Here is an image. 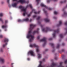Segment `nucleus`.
<instances>
[{"instance_id": "1", "label": "nucleus", "mask_w": 67, "mask_h": 67, "mask_svg": "<svg viewBox=\"0 0 67 67\" xmlns=\"http://www.w3.org/2000/svg\"><path fill=\"white\" fill-rule=\"evenodd\" d=\"M31 31H29L28 32V34L27 36V38H30V37H31V39L29 40L30 42H33L34 40V36L31 35Z\"/></svg>"}, {"instance_id": "2", "label": "nucleus", "mask_w": 67, "mask_h": 67, "mask_svg": "<svg viewBox=\"0 0 67 67\" xmlns=\"http://www.w3.org/2000/svg\"><path fill=\"white\" fill-rule=\"evenodd\" d=\"M19 8L20 9H21V10L23 11H24V13H23V16H25V15H26V14H27V13L26 12V9H24V7H23V6H20L19 7Z\"/></svg>"}, {"instance_id": "3", "label": "nucleus", "mask_w": 67, "mask_h": 67, "mask_svg": "<svg viewBox=\"0 0 67 67\" xmlns=\"http://www.w3.org/2000/svg\"><path fill=\"white\" fill-rule=\"evenodd\" d=\"M30 47H35L36 48V51L37 52H39V51H40V49H39V46H38L37 45L35 44H34L33 45L30 44Z\"/></svg>"}, {"instance_id": "4", "label": "nucleus", "mask_w": 67, "mask_h": 67, "mask_svg": "<svg viewBox=\"0 0 67 67\" xmlns=\"http://www.w3.org/2000/svg\"><path fill=\"white\" fill-rule=\"evenodd\" d=\"M28 55H31V56H35L34 53L32 51H31L29 52L28 53Z\"/></svg>"}, {"instance_id": "5", "label": "nucleus", "mask_w": 67, "mask_h": 67, "mask_svg": "<svg viewBox=\"0 0 67 67\" xmlns=\"http://www.w3.org/2000/svg\"><path fill=\"white\" fill-rule=\"evenodd\" d=\"M0 61L1 62V64H4V62H5V61H4V60L3 58H2L0 57Z\"/></svg>"}, {"instance_id": "6", "label": "nucleus", "mask_w": 67, "mask_h": 67, "mask_svg": "<svg viewBox=\"0 0 67 67\" xmlns=\"http://www.w3.org/2000/svg\"><path fill=\"white\" fill-rule=\"evenodd\" d=\"M12 6L14 8H16L17 7V3H14L12 4Z\"/></svg>"}, {"instance_id": "7", "label": "nucleus", "mask_w": 67, "mask_h": 67, "mask_svg": "<svg viewBox=\"0 0 67 67\" xmlns=\"http://www.w3.org/2000/svg\"><path fill=\"white\" fill-rule=\"evenodd\" d=\"M18 2H20V3H26V2H25L24 0H19Z\"/></svg>"}, {"instance_id": "8", "label": "nucleus", "mask_w": 67, "mask_h": 67, "mask_svg": "<svg viewBox=\"0 0 67 67\" xmlns=\"http://www.w3.org/2000/svg\"><path fill=\"white\" fill-rule=\"evenodd\" d=\"M30 30H32V28L33 27H34L35 26V25L33 24H31L30 25Z\"/></svg>"}, {"instance_id": "9", "label": "nucleus", "mask_w": 67, "mask_h": 67, "mask_svg": "<svg viewBox=\"0 0 67 67\" xmlns=\"http://www.w3.org/2000/svg\"><path fill=\"white\" fill-rule=\"evenodd\" d=\"M48 29L45 28V29H42V31L43 32H47V31H48Z\"/></svg>"}, {"instance_id": "10", "label": "nucleus", "mask_w": 67, "mask_h": 67, "mask_svg": "<svg viewBox=\"0 0 67 67\" xmlns=\"http://www.w3.org/2000/svg\"><path fill=\"white\" fill-rule=\"evenodd\" d=\"M41 5L42 7H45V8H48L47 7H46V5H44V4L43 3L41 4Z\"/></svg>"}, {"instance_id": "11", "label": "nucleus", "mask_w": 67, "mask_h": 67, "mask_svg": "<svg viewBox=\"0 0 67 67\" xmlns=\"http://www.w3.org/2000/svg\"><path fill=\"white\" fill-rule=\"evenodd\" d=\"M40 42H46V39L44 38L43 39H41L40 40Z\"/></svg>"}, {"instance_id": "12", "label": "nucleus", "mask_w": 67, "mask_h": 67, "mask_svg": "<svg viewBox=\"0 0 67 67\" xmlns=\"http://www.w3.org/2000/svg\"><path fill=\"white\" fill-rule=\"evenodd\" d=\"M55 65H56V64L54 63L53 62L52 63V64L51 65V67H54V66H55Z\"/></svg>"}, {"instance_id": "13", "label": "nucleus", "mask_w": 67, "mask_h": 67, "mask_svg": "<svg viewBox=\"0 0 67 67\" xmlns=\"http://www.w3.org/2000/svg\"><path fill=\"white\" fill-rule=\"evenodd\" d=\"M42 63V61H40V64L39 65L38 67H44V66H42L41 65V63Z\"/></svg>"}, {"instance_id": "14", "label": "nucleus", "mask_w": 67, "mask_h": 67, "mask_svg": "<svg viewBox=\"0 0 67 67\" xmlns=\"http://www.w3.org/2000/svg\"><path fill=\"white\" fill-rule=\"evenodd\" d=\"M41 54L40 53H38V57L39 58H40L41 57Z\"/></svg>"}, {"instance_id": "15", "label": "nucleus", "mask_w": 67, "mask_h": 67, "mask_svg": "<svg viewBox=\"0 0 67 67\" xmlns=\"http://www.w3.org/2000/svg\"><path fill=\"white\" fill-rule=\"evenodd\" d=\"M29 19L28 18H26V19H23V20L24 21H28Z\"/></svg>"}, {"instance_id": "16", "label": "nucleus", "mask_w": 67, "mask_h": 67, "mask_svg": "<svg viewBox=\"0 0 67 67\" xmlns=\"http://www.w3.org/2000/svg\"><path fill=\"white\" fill-rule=\"evenodd\" d=\"M40 30V29H37V31H35L34 32V33H37L38 32V31Z\"/></svg>"}, {"instance_id": "17", "label": "nucleus", "mask_w": 67, "mask_h": 67, "mask_svg": "<svg viewBox=\"0 0 67 67\" xmlns=\"http://www.w3.org/2000/svg\"><path fill=\"white\" fill-rule=\"evenodd\" d=\"M44 20L45 21H46V22H49V20L47 19H44Z\"/></svg>"}, {"instance_id": "18", "label": "nucleus", "mask_w": 67, "mask_h": 67, "mask_svg": "<svg viewBox=\"0 0 67 67\" xmlns=\"http://www.w3.org/2000/svg\"><path fill=\"white\" fill-rule=\"evenodd\" d=\"M8 41H9V40L8 39H5L4 40V42H8Z\"/></svg>"}, {"instance_id": "19", "label": "nucleus", "mask_w": 67, "mask_h": 67, "mask_svg": "<svg viewBox=\"0 0 67 67\" xmlns=\"http://www.w3.org/2000/svg\"><path fill=\"white\" fill-rule=\"evenodd\" d=\"M29 7H30V8H31L32 7V5L30 4L29 5H27L26 6V8H27L28 7H29Z\"/></svg>"}, {"instance_id": "20", "label": "nucleus", "mask_w": 67, "mask_h": 67, "mask_svg": "<svg viewBox=\"0 0 67 67\" xmlns=\"http://www.w3.org/2000/svg\"><path fill=\"white\" fill-rule=\"evenodd\" d=\"M13 1H16L17 0H13ZM7 2L8 3H9V2H10V0H7Z\"/></svg>"}, {"instance_id": "21", "label": "nucleus", "mask_w": 67, "mask_h": 67, "mask_svg": "<svg viewBox=\"0 0 67 67\" xmlns=\"http://www.w3.org/2000/svg\"><path fill=\"white\" fill-rule=\"evenodd\" d=\"M62 24V21L60 20L59 22V25H61Z\"/></svg>"}, {"instance_id": "22", "label": "nucleus", "mask_w": 67, "mask_h": 67, "mask_svg": "<svg viewBox=\"0 0 67 67\" xmlns=\"http://www.w3.org/2000/svg\"><path fill=\"white\" fill-rule=\"evenodd\" d=\"M54 13L55 14H58V12H57L56 11H54Z\"/></svg>"}, {"instance_id": "23", "label": "nucleus", "mask_w": 67, "mask_h": 67, "mask_svg": "<svg viewBox=\"0 0 67 67\" xmlns=\"http://www.w3.org/2000/svg\"><path fill=\"white\" fill-rule=\"evenodd\" d=\"M3 16V13H1L0 14V16Z\"/></svg>"}, {"instance_id": "24", "label": "nucleus", "mask_w": 67, "mask_h": 67, "mask_svg": "<svg viewBox=\"0 0 67 67\" xmlns=\"http://www.w3.org/2000/svg\"><path fill=\"white\" fill-rule=\"evenodd\" d=\"M0 21H1L2 23H3V21L2 19L0 18Z\"/></svg>"}, {"instance_id": "25", "label": "nucleus", "mask_w": 67, "mask_h": 67, "mask_svg": "<svg viewBox=\"0 0 67 67\" xmlns=\"http://www.w3.org/2000/svg\"><path fill=\"white\" fill-rule=\"evenodd\" d=\"M7 27V26L5 25H3L2 26V27L3 28H4V27Z\"/></svg>"}, {"instance_id": "26", "label": "nucleus", "mask_w": 67, "mask_h": 67, "mask_svg": "<svg viewBox=\"0 0 67 67\" xmlns=\"http://www.w3.org/2000/svg\"><path fill=\"white\" fill-rule=\"evenodd\" d=\"M39 12H38V13H37L36 12H34V13L35 14H38L39 13Z\"/></svg>"}, {"instance_id": "27", "label": "nucleus", "mask_w": 67, "mask_h": 67, "mask_svg": "<svg viewBox=\"0 0 67 67\" xmlns=\"http://www.w3.org/2000/svg\"><path fill=\"white\" fill-rule=\"evenodd\" d=\"M3 37V36L2 35H0V38H2Z\"/></svg>"}, {"instance_id": "28", "label": "nucleus", "mask_w": 67, "mask_h": 67, "mask_svg": "<svg viewBox=\"0 0 67 67\" xmlns=\"http://www.w3.org/2000/svg\"><path fill=\"white\" fill-rule=\"evenodd\" d=\"M40 18L41 17L40 16L38 17L37 18V20H39V19H40Z\"/></svg>"}, {"instance_id": "29", "label": "nucleus", "mask_w": 67, "mask_h": 67, "mask_svg": "<svg viewBox=\"0 0 67 67\" xmlns=\"http://www.w3.org/2000/svg\"><path fill=\"white\" fill-rule=\"evenodd\" d=\"M53 37H55V34H54V33H53Z\"/></svg>"}, {"instance_id": "30", "label": "nucleus", "mask_w": 67, "mask_h": 67, "mask_svg": "<svg viewBox=\"0 0 67 67\" xmlns=\"http://www.w3.org/2000/svg\"><path fill=\"white\" fill-rule=\"evenodd\" d=\"M57 32H58V31H56V30H54V33H57Z\"/></svg>"}, {"instance_id": "31", "label": "nucleus", "mask_w": 67, "mask_h": 67, "mask_svg": "<svg viewBox=\"0 0 67 67\" xmlns=\"http://www.w3.org/2000/svg\"><path fill=\"white\" fill-rule=\"evenodd\" d=\"M22 21V20H21V19H19L18 20V22H21Z\"/></svg>"}, {"instance_id": "32", "label": "nucleus", "mask_w": 67, "mask_h": 67, "mask_svg": "<svg viewBox=\"0 0 67 67\" xmlns=\"http://www.w3.org/2000/svg\"><path fill=\"white\" fill-rule=\"evenodd\" d=\"M27 16L28 17L30 16H31V14H27Z\"/></svg>"}, {"instance_id": "33", "label": "nucleus", "mask_w": 67, "mask_h": 67, "mask_svg": "<svg viewBox=\"0 0 67 67\" xmlns=\"http://www.w3.org/2000/svg\"><path fill=\"white\" fill-rule=\"evenodd\" d=\"M50 1H51V0H48L47 1V2L48 3H49V2Z\"/></svg>"}, {"instance_id": "34", "label": "nucleus", "mask_w": 67, "mask_h": 67, "mask_svg": "<svg viewBox=\"0 0 67 67\" xmlns=\"http://www.w3.org/2000/svg\"><path fill=\"white\" fill-rule=\"evenodd\" d=\"M8 22V21L7 20H5V23H7Z\"/></svg>"}, {"instance_id": "35", "label": "nucleus", "mask_w": 67, "mask_h": 67, "mask_svg": "<svg viewBox=\"0 0 67 67\" xmlns=\"http://www.w3.org/2000/svg\"><path fill=\"white\" fill-rule=\"evenodd\" d=\"M50 45H51V46H53V44L52 43H50Z\"/></svg>"}, {"instance_id": "36", "label": "nucleus", "mask_w": 67, "mask_h": 67, "mask_svg": "<svg viewBox=\"0 0 67 67\" xmlns=\"http://www.w3.org/2000/svg\"><path fill=\"white\" fill-rule=\"evenodd\" d=\"M65 25H67V22H66L65 23Z\"/></svg>"}, {"instance_id": "37", "label": "nucleus", "mask_w": 67, "mask_h": 67, "mask_svg": "<svg viewBox=\"0 0 67 67\" xmlns=\"http://www.w3.org/2000/svg\"><path fill=\"white\" fill-rule=\"evenodd\" d=\"M36 15H34L33 16V17L34 18H36Z\"/></svg>"}, {"instance_id": "38", "label": "nucleus", "mask_w": 67, "mask_h": 67, "mask_svg": "<svg viewBox=\"0 0 67 67\" xmlns=\"http://www.w3.org/2000/svg\"><path fill=\"white\" fill-rule=\"evenodd\" d=\"M67 63V60H65V64H66Z\"/></svg>"}, {"instance_id": "39", "label": "nucleus", "mask_w": 67, "mask_h": 67, "mask_svg": "<svg viewBox=\"0 0 67 67\" xmlns=\"http://www.w3.org/2000/svg\"><path fill=\"white\" fill-rule=\"evenodd\" d=\"M62 36H63V35H62V34H60V36L61 37H62Z\"/></svg>"}, {"instance_id": "40", "label": "nucleus", "mask_w": 67, "mask_h": 67, "mask_svg": "<svg viewBox=\"0 0 67 67\" xmlns=\"http://www.w3.org/2000/svg\"><path fill=\"white\" fill-rule=\"evenodd\" d=\"M40 36H38L37 37V39H39L40 38Z\"/></svg>"}, {"instance_id": "41", "label": "nucleus", "mask_w": 67, "mask_h": 67, "mask_svg": "<svg viewBox=\"0 0 67 67\" xmlns=\"http://www.w3.org/2000/svg\"><path fill=\"white\" fill-rule=\"evenodd\" d=\"M59 45H58L57 46V48H59Z\"/></svg>"}, {"instance_id": "42", "label": "nucleus", "mask_w": 67, "mask_h": 67, "mask_svg": "<svg viewBox=\"0 0 67 67\" xmlns=\"http://www.w3.org/2000/svg\"><path fill=\"white\" fill-rule=\"evenodd\" d=\"M5 45L3 44V47H5Z\"/></svg>"}, {"instance_id": "43", "label": "nucleus", "mask_w": 67, "mask_h": 67, "mask_svg": "<svg viewBox=\"0 0 67 67\" xmlns=\"http://www.w3.org/2000/svg\"><path fill=\"white\" fill-rule=\"evenodd\" d=\"M45 59H43V62H44V61H45Z\"/></svg>"}, {"instance_id": "44", "label": "nucleus", "mask_w": 67, "mask_h": 67, "mask_svg": "<svg viewBox=\"0 0 67 67\" xmlns=\"http://www.w3.org/2000/svg\"><path fill=\"white\" fill-rule=\"evenodd\" d=\"M52 1H56L57 0H51Z\"/></svg>"}, {"instance_id": "45", "label": "nucleus", "mask_w": 67, "mask_h": 67, "mask_svg": "<svg viewBox=\"0 0 67 67\" xmlns=\"http://www.w3.org/2000/svg\"><path fill=\"white\" fill-rule=\"evenodd\" d=\"M3 52V50L2 49H1V52Z\"/></svg>"}, {"instance_id": "46", "label": "nucleus", "mask_w": 67, "mask_h": 67, "mask_svg": "<svg viewBox=\"0 0 67 67\" xmlns=\"http://www.w3.org/2000/svg\"><path fill=\"white\" fill-rule=\"evenodd\" d=\"M63 1H61L60 2V3H63Z\"/></svg>"}, {"instance_id": "47", "label": "nucleus", "mask_w": 67, "mask_h": 67, "mask_svg": "<svg viewBox=\"0 0 67 67\" xmlns=\"http://www.w3.org/2000/svg\"><path fill=\"white\" fill-rule=\"evenodd\" d=\"M48 10H52V9L50 8H48Z\"/></svg>"}, {"instance_id": "48", "label": "nucleus", "mask_w": 67, "mask_h": 67, "mask_svg": "<svg viewBox=\"0 0 67 67\" xmlns=\"http://www.w3.org/2000/svg\"><path fill=\"white\" fill-rule=\"evenodd\" d=\"M27 59L28 60H30V58H28Z\"/></svg>"}, {"instance_id": "49", "label": "nucleus", "mask_w": 67, "mask_h": 67, "mask_svg": "<svg viewBox=\"0 0 67 67\" xmlns=\"http://www.w3.org/2000/svg\"><path fill=\"white\" fill-rule=\"evenodd\" d=\"M43 47H44L45 46V44H43L42 45Z\"/></svg>"}, {"instance_id": "50", "label": "nucleus", "mask_w": 67, "mask_h": 67, "mask_svg": "<svg viewBox=\"0 0 67 67\" xmlns=\"http://www.w3.org/2000/svg\"><path fill=\"white\" fill-rule=\"evenodd\" d=\"M67 1L66 0H65L64 1V2H66Z\"/></svg>"}, {"instance_id": "51", "label": "nucleus", "mask_w": 67, "mask_h": 67, "mask_svg": "<svg viewBox=\"0 0 67 67\" xmlns=\"http://www.w3.org/2000/svg\"><path fill=\"white\" fill-rule=\"evenodd\" d=\"M62 52H64V49H62Z\"/></svg>"}, {"instance_id": "52", "label": "nucleus", "mask_w": 67, "mask_h": 67, "mask_svg": "<svg viewBox=\"0 0 67 67\" xmlns=\"http://www.w3.org/2000/svg\"><path fill=\"white\" fill-rule=\"evenodd\" d=\"M32 19H30V22H31V21H32Z\"/></svg>"}, {"instance_id": "53", "label": "nucleus", "mask_w": 67, "mask_h": 67, "mask_svg": "<svg viewBox=\"0 0 67 67\" xmlns=\"http://www.w3.org/2000/svg\"><path fill=\"white\" fill-rule=\"evenodd\" d=\"M36 1L37 2L38 1H40V0H36Z\"/></svg>"}, {"instance_id": "54", "label": "nucleus", "mask_w": 67, "mask_h": 67, "mask_svg": "<svg viewBox=\"0 0 67 67\" xmlns=\"http://www.w3.org/2000/svg\"><path fill=\"white\" fill-rule=\"evenodd\" d=\"M3 3H4V2H2V4H3Z\"/></svg>"}, {"instance_id": "55", "label": "nucleus", "mask_w": 67, "mask_h": 67, "mask_svg": "<svg viewBox=\"0 0 67 67\" xmlns=\"http://www.w3.org/2000/svg\"><path fill=\"white\" fill-rule=\"evenodd\" d=\"M54 51H55L53 50H52V52H54Z\"/></svg>"}, {"instance_id": "56", "label": "nucleus", "mask_w": 67, "mask_h": 67, "mask_svg": "<svg viewBox=\"0 0 67 67\" xmlns=\"http://www.w3.org/2000/svg\"><path fill=\"white\" fill-rule=\"evenodd\" d=\"M7 30L6 29H5V31H7Z\"/></svg>"}, {"instance_id": "57", "label": "nucleus", "mask_w": 67, "mask_h": 67, "mask_svg": "<svg viewBox=\"0 0 67 67\" xmlns=\"http://www.w3.org/2000/svg\"><path fill=\"white\" fill-rule=\"evenodd\" d=\"M11 64H12V65H13V63H12Z\"/></svg>"}, {"instance_id": "58", "label": "nucleus", "mask_w": 67, "mask_h": 67, "mask_svg": "<svg viewBox=\"0 0 67 67\" xmlns=\"http://www.w3.org/2000/svg\"><path fill=\"white\" fill-rule=\"evenodd\" d=\"M12 7V6H9L10 8H11V7Z\"/></svg>"}, {"instance_id": "59", "label": "nucleus", "mask_w": 67, "mask_h": 67, "mask_svg": "<svg viewBox=\"0 0 67 67\" xmlns=\"http://www.w3.org/2000/svg\"><path fill=\"white\" fill-rule=\"evenodd\" d=\"M1 30L0 29V32H1Z\"/></svg>"}, {"instance_id": "60", "label": "nucleus", "mask_w": 67, "mask_h": 67, "mask_svg": "<svg viewBox=\"0 0 67 67\" xmlns=\"http://www.w3.org/2000/svg\"><path fill=\"white\" fill-rule=\"evenodd\" d=\"M66 8H67V4L66 6Z\"/></svg>"}, {"instance_id": "61", "label": "nucleus", "mask_w": 67, "mask_h": 67, "mask_svg": "<svg viewBox=\"0 0 67 67\" xmlns=\"http://www.w3.org/2000/svg\"><path fill=\"white\" fill-rule=\"evenodd\" d=\"M12 67H13V65H12Z\"/></svg>"}, {"instance_id": "62", "label": "nucleus", "mask_w": 67, "mask_h": 67, "mask_svg": "<svg viewBox=\"0 0 67 67\" xmlns=\"http://www.w3.org/2000/svg\"><path fill=\"white\" fill-rule=\"evenodd\" d=\"M55 59H56V58H55Z\"/></svg>"}, {"instance_id": "63", "label": "nucleus", "mask_w": 67, "mask_h": 67, "mask_svg": "<svg viewBox=\"0 0 67 67\" xmlns=\"http://www.w3.org/2000/svg\"><path fill=\"white\" fill-rule=\"evenodd\" d=\"M40 23H38V24H40Z\"/></svg>"}, {"instance_id": "64", "label": "nucleus", "mask_w": 67, "mask_h": 67, "mask_svg": "<svg viewBox=\"0 0 67 67\" xmlns=\"http://www.w3.org/2000/svg\"><path fill=\"white\" fill-rule=\"evenodd\" d=\"M66 67H67V65L66 66Z\"/></svg>"}]
</instances>
